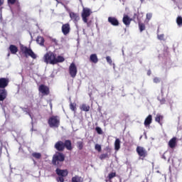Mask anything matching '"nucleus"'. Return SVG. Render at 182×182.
<instances>
[{
  "label": "nucleus",
  "instance_id": "nucleus-35",
  "mask_svg": "<svg viewBox=\"0 0 182 182\" xmlns=\"http://www.w3.org/2000/svg\"><path fill=\"white\" fill-rule=\"evenodd\" d=\"M157 38L159 41H164V34H158Z\"/></svg>",
  "mask_w": 182,
  "mask_h": 182
},
{
  "label": "nucleus",
  "instance_id": "nucleus-6",
  "mask_svg": "<svg viewBox=\"0 0 182 182\" xmlns=\"http://www.w3.org/2000/svg\"><path fill=\"white\" fill-rule=\"evenodd\" d=\"M48 124L50 127L58 129L60 126V118L58 115H53L48 119Z\"/></svg>",
  "mask_w": 182,
  "mask_h": 182
},
{
  "label": "nucleus",
  "instance_id": "nucleus-15",
  "mask_svg": "<svg viewBox=\"0 0 182 182\" xmlns=\"http://www.w3.org/2000/svg\"><path fill=\"white\" fill-rule=\"evenodd\" d=\"M70 18L74 22H77L80 19V17L79 16V14L75 13V12L70 13Z\"/></svg>",
  "mask_w": 182,
  "mask_h": 182
},
{
  "label": "nucleus",
  "instance_id": "nucleus-20",
  "mask_svg": "<svg viewBox=\"0 0 182 182\" xmlns=\"http://www.w3.org/2000/svg\"><path fill=\"white\" fill-rule=\"evenodd\" d=\"M9 50L12 55H16L18 52V47L15 45H10Z\"/></svg>",
  "mask_w": 182,
  "mask_h": 182
},
{
  "label": "nucleus",
  "instance_id": "nucleus-9",
  "mask_svg": "<svg viewBox=\"0 0 182 182\" xmlns=\"http://www.w3.org/2000/svg\"><path fill=\"white\" fill-rule=\"evenodd\" d=\"M38 92L41 93L42 96H48L49 93H50V91L49 90V87L41 84L38 87Z\"/></svg>",
  "mask_w": 182,
  "mask_h": 182
},
{
  "label": "nucleus",
  "instance_id": "nucleus-42",
  "mask_svg": "<svg viewBox=\"0 0 182 182\" xmlns=\"http://www.w3.org/2000/svg\"><path fill=\"white\" fill-rule=\"evenodd\" d=\"M148 76H150L151 75V71L149 70L147 71Z\"/></svg>",
  "mask_w": 182,
  "mask_h": 182
},
{
  "label": "nucleus",
  "instance_id": "nucleus-32",
  "mask_svg": "<svg viewBox=\"0 0 182 182\" xmlns=\"http://www.w3.org/2000/svg\"><path fill=\"white\" fill-rule=\"evenodd\" d=\"M77 149L79 150H82L83 149V141H77Z\"/></svg>",
  "mask_w": 182,
  "mask_h": 182
},
{
  "label": "nucleus",
  "instance_id": "nucleus-37",
  "mask_svg": "<svg viewBox=\"0 0 182 182\" xmlns=\"http://www.w3.org/2000/svg\"><path fill=\"white\" fill-rule=\"evenodd\" d=\"M16 2H18V0H8V4H10L11 5H14Z\"/></svg>",
  "mask_w": 182,
  "mask_h": 182
},
{
  "label": "nucleus",
  "instance_id": "nucleus-1",
  "mask_svg": "<svg viewBox=\"0 0 182 182\" xmlns=\"http://www.w3.org/2000/svg\"><path fill=\"white\" fill-rule=\"evenodd\" d=\"M45 63L50 65H56V63H62L65 62V58L62 55H58L56 57V54L52 51L47 52L43 57Z\"/></svg>",
  "mask_w": 182,
  "mask_h": 182
},
{
  "label": "nucleus",
  "instance_id": "nucleus-23",
  "mask_svg": "<svg viewBox=\"0 0 182 182\" xmlns=\"http://www.w3.org/2000/svg\"><path fill=\"white\" fill-rule=\"evenodd\" d=\"M114 149L116 151H119L120 150V139H116L114 141Z\"/></svg>",
  "mask_w": 182,
  "mask_h": 182
},
{
  "label": "nucleus",
  "instance_id": "nucleus-34",
  "mask_svg": "<svg viewBox=\"0 0 182 182\" xmlns=\"http://www.w3.org/2000/svg\"><path fill=\"white\" fill-rule=\"evenodd\" d=\"M95 130L98 134H103V130H102V128H100V127H97L95 128Z\"/></svg>",
  "mask_w": 182,
  "mask_h": 182
},
{
  "label": "nucleus",
  "instance_id": "nucleus-18",
  "mask_svg": "<svg viewBox=\"0 0 182 182\" xmlns=\"http://www.w3.org/2000/svg\"><path fill=\"white\" fill-rule=\"evenodd\" d=\"M90 62L95 64L97 63V62H99V58H97V55L91 54L90 56Z\"/></svg>",
  "mask_w": 182,
  "mask_h": 182
},
{
  "label": "nucleus",
  "instance_id": "nucleus-14",
  "mask_svg": "<svg viewBox=\"0 0 182 182\" xmlns=\"http://www.w3.org/2000/svg\"><path fill=\"white\" fill-rule=\"evenodd\" d=\"M8 96V92L5 89H0V102H4Z\"/></svg>",
  "mask_w": 182,
  "mask_h": 182
},
{
  "label": "nucleus",
  "instance_id": "nucleus-39",
  "mask_svg": "<svg viewBox=\"0 0 182 182\" xmlns=\"http://www.w3.org/2000/svg\"><path fill=\"white\" fill-rule=\"evenodd\" d=\"M159 101H160L161 105H166V99L162 98Z\"/></svg>",
  "mask_w": 182,
  "mask_h": 182
},
{
  "label": "nucleus",
  "instance_id": "nucleus-5",
  "mask_svg": "<svg viewBox=\"0 0 182 182\" xmlns=\"http://www.w3.org/2000/svg\"><path fill=\"white\" fill-rule=\"evenodd\" d=\"M20 50L26 58L30 56L32 58V59H36V54H35V53L33 52V50H31V48L25 46H23V44H20Z\"/></svg>",
  "mask_w": 182,
  "mask_h": 182
},
{
  "label": "nucleus",
  "instance_id": "nucleus-46",
  "mask_svg": "<svg viewBox=\"0 0 182 182\" xmlns=\"http://www.w3.org/2000/svg\"><path fill=\"white\" fill-rule=\"evenodd\" d=\"M173 1V2H174V4H176V0H172Z\"/></svg>",
  "mask_w": 182,
  "mask_h": 182
},
{
  "label": "nucleus",
  "instance_id": "nucleus-4",
  "mask_svg": "<svg viewBox=\"0 0 182 182\" xmlns=\"http://www.w3.org/2000/svg\"><path fill=\"white\" fill-rule=\"evenodd\" d=\"M92 10L89 8H83L81 13V18L84 23H87V26L90 28L92 25V21H89V16L92 15Z\"/></svg>",
  "mask_w": 182,
  "mask_h": 182
},
{
  "label": "nucleus",
  "instance_id": "nucleus-16",
  "mask_svg": "<svg viewBox=\"0 0 182 182\" xmlns=\"http://www.w3.org/2000/svg\"><path fill=\"white\" fill-rule=\"evenodd\" d=\"M152 122H153V116L151 114H149L144 120V124L145 127L150 126Z\"/></svg>",
  "mask_w": 182,
  "mask_h": 182
},
{
  "label": "nucleus",
  "instance_id": "nucleus-19",
  "mask_svg": "<svg viewBox=\"0 0 182 182\" xmlns=\"http://www.w3.org/2000/svg\"><path fill=\"white\" fill-rule=\"evenodd\" d=\"M122 22L124 25L129 26V25H130V23L132 22V19H130L129 16H124L122 18Z\"/></svg>",
  "mask_w": 182,
  "mask_h": 182
},
{
  "label": "nucleus",
  "instance_id": "nucleus-33",
  "mask_svg": "<svg viewBox=\"0 0 182 182\" xmlns=\"http://www.w3.org/2000/svg\"><path fill=\"white\" fill-rule=\"evenodd\" d=\"M95 149L99 153H100V151H102V146L100 144H96L95 146Z\"/></svg>",
  "mask_w": 182,
  "mask_h": 182
},
{
  "label": "nucleus",
  "instance_id": "nucleus-45",
  "mask_svg": "<svg viewBox=\"0 0 182 182\" xmlns=\"http://www.w3.org/2000/svg\"><path fill=\"white\" fill-rule=\"evenodd\" d=\"M142 182H149V180L146 178V181H142Z\"/></svg>",
  "mask_w": 182,
  "mask_h": 182
},
{
  "label": "nucleus",
  "instance_id": "nucleus-10",
  "mask_svg": "<svg viewBox=\"0 0 182 182\" xmlns=\"http://www.w3.org/2000/svg\"><path fill=\"white\" fill-rule=\"evenodd\" d=\"M69 73L71 77H76V75H77V67H76L75 63L70 64L69 67Z\"/></svg>",
  "mask_w": 182,
  "mask_h": 182
},
{
  "label": "nucleus",
  "instance_id": "nucleus-40",
  "mask_svg": "<svg viewBox=\"0 0 182 182\" xmlns=\"http://www.w3.org/2000/svg\"><path fill=\"white\" fill-rule=\"evenodd\" d=\"M146 18L149 19V20L151 19V14H146Z\"/></svg>",
  "mask_w": 182,
  "mask_h": 182
},
{
  "label": "nucleus",
  "instance_id": "nucleus-44",
  "mask_svg": "<svg viewBox=\"0 0 182 182\" xmlns=\"http://www.w3.org/2000/svg\"><path fill=\"white\" fill-rule=\"evenodd\" d=\"M2 153V146H0V154Z\"/></svg>",
  "mask_w": 182,
  "mask_h": 182
},
{
  "label": "nucleus",
  "instance_id": "nucleus-29",
  "mask_svg": "<svg viewBox=\"0 0 182 182\" xmlns=\"http://www.w3.org/2000/svg\"><path fill=\"white\" fill-rule=\"evenodd\" d=\"M109 154L106 153V154H102L101 155H100L99 159L100 160H105V159H109Z\"/></svg>",
  "mask_w": 182,
  "mask_h": 182
},
{
  "label": "nucleus",
  "instance_id": "nucleus-25",
  "mask_svg": "<svg viewBox=\"0 0 182 182\" xmlns=\"http://www.w3.org/2000/svg\"><path fill=\"white\" fill-rule=\"evenodd\" d=\"M72 182H83V178L82 176H75L72 178Z\"/></svg>",
  "mask_w": 182,
  "mask_h": 182
},
{
  "label": "nucleus",
  "instance_id": "nucleus-31",
  "mask_svg": "<svg viewBox=\"0 0 182 182\" xmlns=\"http://www.w3.org/2000/svg\"><path fill=\"white\" fill-rule=\"evenodd\" d=\"M70 110H72L73 112H76V103L75 102H71L70 104Z\"/></svg>",
  "mask_w": 182,
  "mask_h": 182
},
{
  "label": "nucleus",
  "instance_id": "nucleus-47",
  "mask_svg": "<svg viewBox=\"0 0 182 182\" xmlns=\"http://www.w3.org/2000/svg\"><path fill=\"white\" fill-rule=\"evenodd\" d=\"M141 1V2H143V1H144V0H140Z\"/></svg>",
  "mask_w": 182,
  "mask_h": 182
},
{
  "label": "nucleus",
  "instance_id": "nucleus-13",
  "mask_svg": "<svg viewBox=\"0 0 182 182\" xmlns=\"http://www.w3.org/2000/svg\"><path fill=\"white\" fill-rule=\"evenodd\" d=\"M108 22L112 24V26H119V20H117L116 17H108Z\"/></svg>",
  "mask_w": 182,
  "mask_h": 182
},
{
  "label": "nucleus",
  "instance_id": "nucleus-30",
  "mask_svg": "<svg viewBox=\"0 0 182 182\" xmlns=\"http://www.w3.org/2000/svg\"><path fill=\"white\" fill-rule=\"evenodd\" d=\"M176 23L178 26H182V17L179 16L176 18Z\"/></svg>",
  "mask_w": 182,
  "mask_h": 182
},
{
  "label": "nucleus",
  "instance_id": "nucleus-21",
  "mask_svg": "<svg viewBox=\"0 0 182 182\" xmlns=\"http://www.w3.org/2000/svg\"><path fill=\"white\" fill-rule=\"evenodd\" d=\"M36 42L38 43V45H41V46H43L45 44V38L42 36H38L36 38Z\"/></svg>",
  "mask_w": 182,
  "mask_h": 182
},
{
  "label": "nucleus",
  "instance_id": "nucleus-26",
  "mask_svg": "<svg viewBox=\"0 0 182 182\" xmlns=\"http://www.w3.org/2000/svg\"><path fill=\"white\" fill-rule=\"evenodd\" d=\"M161 120H163V116L157 114L156 117H155V121L161 125Z\"/></svg>",
  "mask_w": 182,
  "mask_h": 182
},
{
  "label": "nucleus",
  "instance_id": "nucleus-8",
  "mask_svg": "<svg viewBox=\"0 0 182 182\" xmlns=\"http://www.w3.org/2000/svg\"><path fill=\"white\" fill-rule=\"evenodd\" d=\"M136 151L139 157H140L141 160H143L144 159H146V157H147L149 154L147 152V150H146V149H144V147L143 146H137Z\"/></svg>",
  "mask_w": 182,
  "mask_h": 182
},
{
  "label": "nucleus",
  "instance_id": "nucleus-7",
  "mask_svg": "<svg viewBox=\"0 0 182 182\" xmlns=\"http://www.w3.org/2000/svg\"><path fill=\"white\" fill-rule=\"evenodd\" d=\"M55 173L57 175H58V178H57V181L60 182H65L64 177H68V175L69 174V171H68V169H60L59 167H58L55 170Z\"/></svg>",
  "mask_w": 182,
  "mask_h": 182
},
{
  "label": "nucleus",
  "instance_id": "nucleus-17",
  "mask_svg": "<svg viewBox=\"0 0 182 182\" xmlns=\"http://www.w3.org/2000/svg\"><path fill=\"white\" fill-rule=\"evenodd\" d=\"M177 146V138L173 137L168 141V146L171 149H174Z\"/></svg>",
  "mask_w": 182,
  "mask_h": 182
},
{
  "label": "nucleus",
  "instance_id": "nucleus-36",
  "mask_svg": "<svg viewBox=\"0 0 182 182\" xmlns=\"http://www.w3.org/2000/svg\"><path fill=\"white\" fill-rule=\"evenodd\" d=\"M106 60L110 65H112V63H113V61L112 60V58H110V56H107L106 57Z\"/></svg>",
  "mask_w": 182,
  "mask_h": 182
},
{
  "label": "nucleus",
  "instance_id": "nucleus-2",
  "mask_svg": "<svg viewBox=\"0 0 182 182\" xmlns=\"http://www.w3.org/2000/svg\"><path fill=\"white\" fill-rule=\"evenodd\" d=\"M54 147L57 151H63L65 149H67V150L72 151L73 149L72 147V141L69 139H67L65 141V142L62 141H58L55 145Z\"/></svg>",
  "mask_w": 182,
  "mask_h": 182
},
{
  "label": "nucleus",
  "instance_id": "nucleus-41",
  "mask_svg": "<svg viewBox=\"0 0 182 182\" xmlns=\"http://www.w3.org/2000/svg\"><path fill=\"white\" fill-rule=\"evenodd\" d=\"M162 159H164V160H167V158H166V153H164V154L162 155Z\"/></svg>",
  "mask_w": 182,
  "mask_h": 182
},
{
  "label": "nucleus",
  "instance_id": "nucleus-43",
  "mask_svg": "<svg viewBox=\"0 0 182 182\" xmlns=\"http://www.w3.org/2000/svg\"><path fill=\"white\" fill-rule=\"evenodd\" d=\"M4 5V0H0V6H2Z\"/></svg>",
  "mask_w": 182,
  "mask_h": 182
},
{
  "label": "nucleus",
  "instance_id": "nucleus-22",
  "mask_svg": "<svg viewBox=\"0 0 182 182\" xmlns=\"http://www.w3.org/2000/svg\"><path fill=\"white\" fill-rule=\"evenodd\" d=\"M80 109L82 112H89V110H90V106L86 104H82V105H80Z\"/></svg>",
  "mask_w": 182,
  "mask_h": 182
},
{
  "label": "nucleus",
  "instance_id": "nucleus-38",
  "mask_svg": "<svg viewBox=\"0 0 182 182\" xmlns=\"http://www.w3.org/2000/svg\"><path fill=\"white\" fill-rule=\"evenodd\" d=\"M154 83H160V78L156 77L154 78Z\"/></svg>",
  "mask_w": 182,
  "mask_h": 182
},
{
  "label": "nucleus",
  "instance_id": "nucleus-28",
  "mask_svg": "<svg viewBox=\"0 0 182 182\" xmlns=\"http://www.w3.org/2000/svg\"><path fill=\"white\" fill-rule=\"evenodd\" d=\"M139 28L140 32H143V31H146V25L143 23H139Z\"/></svg>",
  "mask_w": 182,
  "mask_h": 182
},
{
  "label": "nucleus",
  "instance_id": "nucleus-11",
  "mask_svg": "<svg viewBox=\"0 0 182 182\" xmlns=\"http://www.w3.org/2000/svg\"><path fill=\"white\" fill-rule=\"evenodd\" d=\"M61 31L65 36L70 33V24L69 23L62 25Z\"/></svg>",
  "mask_w": 182,
  "mask_h": 182
},
{
  "label": "nucleus",
  "instance_id": "nucleus-12",
  "mask_svg": "<svg viewBox=\"0 0 182 182\" xmlns=\"http://www.w3.org/2000/svg\"><path fill=\"white\" fill-rule=\"evenodd\" d=\"M9 85V79L5 77L0 78V89H5Z\"/></svg>",
  "mask_w": 182,
  "mask_h": 182
},
{
  "label": "nucleus",
  "instance_id": "nucleus-3",
  "mask_svg": "<svg viewBox=\"0 0 182 182\" xmlns=\"http://www.w3.org/2000/svg\"><path fill=\"white\" fill-rule=\"evenodd\" d=\"M65 161V155L63 153L58 152L53 156L52 164L55 167H62Z\"/></svg>",
  "mask_w": 182,
  "mask_h": 182
},
{
  "label": "nucleus",
  "instance_id": "nucleus-24",
  "mask_svg": "<svg viewBox=\"0 0 182 182\" xmlns=\"http://www.w3.org/2000/svg\"><path fill=\"white\" fill-rule=\"evenodd\" d=\"M31 156L34 159H36V160H41V159H42V154L39 152H33L32 153Z\"/></svg>",
  "mask_w": 182,
  "mask_h": 182
},
{
  "label": "nucleus",
  "instance_id": "nucleus-27",
  "mask_svg": "<svg viewBox=\"0 0 182 182\" xmlns=\"http://www.w3.org/2000/svg\"><path fill=\"white\" fill-rule=\"evenodd\" d=\"M116 177V172H112L108 174V181L112 182V178Z\"/></svg>",
  "mask_w": 182,
  "mask_h": 182
}]
</instances>
